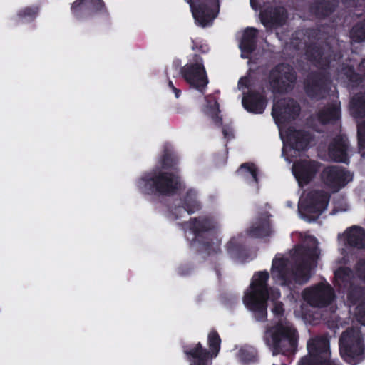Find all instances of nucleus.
I'll return each mask as SVG.
<instances>
[{"label":"nucleus","instance_id":"nucleus-10","mask_svg":"<svg viewBox=\"0 0 365 365\" xmlns=\"http://www.w3.org/2000/svg\"><path fill=\"white\" fill-rule=\"evenodd\" d=\"M339 346L341 358L348 364L356 365L357 357L364 351L360 330L354 327L347 328L340 336Z\"/></svg>","mask_w":365,"mask_h":365},{"label":"nucleus","instance_id":"nucleus-21","mask_svg":"<svg viewBox=\"0 0 365 365\" xmlns=\"http://www.w3.org/2000/svg\"><path fill=\"white\" fill-rule=\"evenodd\" d=\"M242 104L248 113L262 114L267 105V98L263 93L250 89L244 93Z\"/></svg>","mask_w":365,"mask_h":365},{"label":"nucleus","instance_id":"nucleus-40","mask_svg":"<svg viewBox=\"0 0 365 365\" xmlns=\"http://www.w3.org/2000/svg\"><path fill=\"white\" fill-rule=\"evenodd\" d=\"M356 316L359 321L365 325V302H361L356 306Z\"/></svg>","mask_w":365,"mask_h":365},{"label":"nucleus","instance_id":"nucleus-27","mask_svg":"<svg viewBox=\"0 0 365 365\" xmlns=\"http://www.w3.org/2000/svg\"><path fill=\"white\" fill-rule=\"evenodd\" d=\"M227 251L230 256L237 260L244 262L249 257V252L242 237H232L227 242Z\"/></svg>","mask_w":365,"mask_h":365},{"label":"nucleus","instance_id":"nucleus-50","mask_svg":"<svg viewBox=\"0 0 365 365\" xmlns=\"http://www.w3.org/2000/svg\"><path fill=\"white\" fill-rule=\"evenodd\" d=\"M215 106H216L217 110H219V103L217 101L215 102Z\"/></svg>","mask_w":365,"mask_h":365},{"label":"nucleus","instance_id":"nucleus-35","mask_svg":"<svg viewBox=\"0 0 365 365\" xmlns=\"http://www.w3.org/2000/svg\"><path fill=\"white\" fill-rule=\"evenodd\" d=\"M237 172L241 174H250L253 181L255 183H258L259 178H258V169L255 166V165L252 163H242L240 167L239 168Z\"/></svg>","mask_w":365,"mask_h":365},{"label":"nucleus","instance_id":"nucleus-4","mask_svg":"<svg viewBox=\"0 0 365 365\" xmlns=\"http://www.w3.org/2000/svg\"><path fill=\"white\" fill-rule=\"evenodd\" d=\"M189 228L194 234L190 244L198 253L212 256L222 252L221 241L217 237L212 220L207 217L191 218Z\"/></svg>","mask_w":365,"mask_h":365},{"label":"nucleus","instance_id":"nucleus-43","mask_svg":"<svg viewBox=\"0 0 365 365\" xmlns=\"http://www.w3.org/2000/svg\"><path fill=\"white\" fill-rule=\"evenodd\" d=\"M191 268L190 267H180L179 268V273L181 274V275H187L190 273L191 272Z\"/></svg>","mask_w":365,"mask_h":365},{"label":"nucleus","instance_id":"nucleus-14","mask_svg":"<svg viewBox=\"0 0 365 365\" xmlns=\"http://www.w3.org/2000/svg\"><path fill=\"white\" fill-rule=\"evenodd\" d=\"M192 61L181 67L180 74L191 87L202 92L209 82L203 59L200 55L195 54Z\"/></svg>","mask_w":365,"mask_h":365},{"label":"nucleus","instance_id":"nucleus-33","mask_svg":"<svg viewBox=\"0 0 365 365\" xmlns=\"http://www.w3.org/2000/svg\"><path fill=\"white\" fill-rule=\"evenodd\" d=\"M237 358L243 364L255 362L257 360V351L252 346H243L237 352Z\"/></svg>","mask_w":365,"mask_h":365},{"label":"nucleus","instance_id":"nucleus-36","mask_svg":"<svg viewBox=\"0 0 365 365\" xmlns=\"http://www.w3.org/2000/svg\"><path fill=\"white\" fill-rule=\"evenodd\" d=\"M352 270L347 267H341L334 272V277L342 282H347L351 279Z\"/></svg>","mask_w":365,"mask_h":365},{"label":"nucleus","instance_id":"nucleus-16","mask_svg":"<svg viewBox=\"0 0 365 365\" xmlns=\"http://www.w3.org/2000/svg\"><path fill=\"white\" fill-rule=\"evenodd\" d=\"M305 302L313 307H327L335 299L334 289L327 282H320L305 289L302 292Z\"/></svg>","mask_w":365,"mask_h":365},{"label":"nucleus","instance_id":"nucleus-22","mask_svg":"<svg viewBox=\"0 0 365 365\" xmlns=\"http://www.w3.org/2000/svg\"><path fill=\"white\" fill-rule=\"evenodd\" d=\"M200 209V204L197 200L195 192L189 190L182 201V205L175 206L170 209V215L172 220H178L182 217V213L187 212L188 214L195 213Z\"/></svg>","mask_w":365,"mask_h":365},{"label":"nucleus","instance_id":"nucleus-20","mask_svg":"<svg viewBox=\"0 0 365 365\" xmlns=\"http://www.w3.org/2000/svg\"><path fill=\"white\" fill-rule=\"evenodd\" d=\"M349 143L344 135H338L334 137L328 146V155L331 160L337 163H348Z\"/></svg>","mask_w":365,"mask_h":365},{"label":"nucleus","instance_id":"nucleus-24","mask_svg":"<svg viewBox=\"0 0 365 365\" xmlns=\"http://www.w3.org/2000/svg\"><path fill=\"white\" fill-rule=\"evenodd\" d=\"M338 76L346 86L351 89L357 88L364 82L361 73L356 71L354 65L347 63L340 66Z\"/></svg>","mask_w":365,"mask_h":365},{"label":"nucleus","instance_id":"nucleus-12","mask_svg":"<svg viewBox=\"0 0 365 365\" xmlns=\"http://www.w3.org/2000/svg\"><path fill=\"white\" fill-rule=\"evenodd\" d=\"M331 195L322 190H313L309 192L299 204V210L307 220L315 221L327 209Z\"/></svg>","mask_w":365,"mask_h":365},{"label":"nucleus","instance_id":"nucleus-2","mask_svg":"<svg viewBox=\"0 0 365 365\" xmlns=\"http://www.w3.org/2000/svg\"><path fill=\"white\" fill-rule=\"evenodd\" d=\"M264 338L272 355L281 354L284 358L279 364L273 365L291 364L297 351L299 340L298 331L292 323L279 321L267 329Z\"/></svg>","mask_w":365,"mask_h":365},{"label":"nucleus","instance_id":"nucleus-32","mask_svg":"<svg viewBox=\"0 0 365 365\" xmlns=\"http://www.w3.org/2000/svg\"><path fill=\"white\" fill-rule=\"evenodd\" d=\"M38 6H26L18 11L17 21L21 22H31L36 19L39 13Z\"/></svg>","mask_w":365,"mask_h":365},{"label":"nucleus","instance_id":"nucleus-3","mask_svg":"<svg viewBox=\"0 0 365 365\" xmlns=\"http://www.w3.org/2000/svg\"><path fill=\"white\" fill-rule=\"evenodd\" d=\"M269 274L267 271L255 272L248 289L245 292L243 303L258 322L267 318V302L272 289L268 284Z\"/></svg>","mask_w":365,"mask_h":365},{"label":"nucleus","instance_id":"nucleus-48","mask_svg":"<svg viewBox=\"0 0 365 365\" xmlns=\"http://www.w3.org/2000/svg\"><path fill=\"white\" fill-rule=\"evenodd\" d=\"M168 87L173 91V89L175 88L174 84L173 83L172 81L169 80L168 81Z\"/></svg>","mask_w":365,"mask_h":365},{"label":"nucleus","instance_id":"nucleus-47","mask_svg":"<svg viewBox=\"0 0 365 365\" xmlns=\"http://www.w3.org/2000/svg\"><path fill=\"white\" fill-rule=\"evenodd\" d=\"M222 133H223L225 138H227L230 135V132L225 128H224L222 129Z\"/></svg>","mask_w":365,"mask_h":365},{"label":"nucleus","instance_id":"nucleus-29","mask_svg":"<svg viewBox=\"0 0 365 365\" xmlns=\"http://www.w3.org/2000/svg\"><path fill=\"white\" fill-rule=\"evenodd\" d=\"M341 118V108L336 104H331L317 113L319 122L322 125L334 124Z\"/></svg>","mask_w":365,"mask_h":365},{"label":"nucleus","instance_id":"nucleus-42","mask_svg":"<svg viewBox=\"0 0 365 365\" xmlns=\"http://www.w3.org/2000/svg\"><path fill=\"white\" fill-rule=\"evenodd\" d=\"M359 71L361 73L363 81H365V57L362 58L357 67Z\"/></svg>","mask_w":365,"mask_h":365},{"label":"nucleus","instance_id":"nucleus-31","mask_svg":"<svg viewBox=\"0 0 365 365\" xmlns=\"http://www.w3.org/2000/svg\"><path fill=\"white\" fill-rule=\"evenodd\" d=\"M336 6L335 0H319L312 5L311 9L317 17L324 19L334 12Z\"/></svg>","mask_w":365,"mask_h":365},{"label":"nucleus","instance_id":"nucleus-28","mask_svg":"<svg viewBox=\"0 0 365 365\" xmlns=\"http://www.w3.org/2000/svg\"><path fill=\"white\" fill-rule=\"evenodd\" d=\"M347 244L357 249L365 248V229L360 226L354 225L346 230Z\"/></svg>","mask_w":365,"mask_h":365},{"label":"nucleus","instance_id":"nucleus-17","mask_svg":"<svg viewBox=\"0 0 365 365\" xmlns=\"http://www.w3.org/2000/svg\"><path fill=\"white\" fill-rule=\"evenodd\" d=\"M301 108L293 98H282L274 103L272 115L277 123H285L295 120L299 115Z\"/></svg>","mask_w":365,"mask_h":365},{"label":"nucleus","instance_id":"nucleus-25","mask_svg":"<svg viewBox=\"0 0 365 365\" xmlns=\"http://www.w3.org/2000/svg\"><path fill=\"white\" fill-rule=\"evenodd\" d=\"M258 30L253 27H247L243 32L240 43L241 58H248L257 47Z\"/></svg>","mask_w":365,"mask_h":365},{"label":"nucleus","instance_id":"nucleus-11","mask_svg":"<svg viewBox=\"0 0 365 365\" xmlns=\"http://www.w3.org/2000/svg\"><path fill=\"white\" fill-rule=\"evenodd\" d=\"M308 354L302 357L298 365H341L330 359V344L327 338L320 336L307 342Z\"/></svg>","mask_w":365,"mask_h":365},{"label":"nucleus","instance_id":"nucleus-26","mask_svg":"<svg viewBox=\"0 0 365 365\" xmlns=\"http://www.w3.org/2000/svg\"><path fill=\"white\" fill-rule=\"evenodd\" d=\"M271 224L267 215H262L247 230V234L254 238H263L271 235Z\"/></svg>","mask_w":365,"mask_h":365},{"label":"nucleus","instance_id":"nucleus-9","mask_svg":"<svg viewBox=\"0 0 365 365\" xmlns=\"http://www.w3.org/2000/svg\"><path fill=\"white\" fill-rule=\"evenodd\" d=\"M268 79L274 94H287L294 88L297 74L289 63H279L270 70Z\"/></svg>","mask_w":365,"mask_h":365},{"label":"nucleus","instance_id":"nucleus-34","mask_svg":"<svg viewBox=\"0 0 365 365\" xmlns=\"http://www.w3.org/2000/svg\"><path fill=\"white\" fill-rule=\"evenodd\" d=\"M351 40L356 43L365 41V19L355 24L350 31Z\"/></svg>","mask_w":365,"mask_h":365},{"label":"nucleus","instance_id":"nucleus-1","mask_svg":"<svg viewBox=\"0 0 365 365\" xmlns=\"http://www.w3.org/2000/svg\"><path fill=\"white\" fill-rule=\"evenodd\" d=\"M179 158L177 154L168 148H165L159 160L160 167L156 166L144 172L135 182L138 191L154 197H171L182 188V182L178 175Z\"/></svg>","mask_w":365,"mask_h":365},{"label":"nucleus","instance_id":"nucleus-6","mask_svg":"<svg viewBox=\"0 0 365 365\" xmlns=\"http://www.w3.org/2000/svg\"><path fill=\"white\" fill-rule=\"evenodd\" d=\"M72 15L78 21L89 20L93 24H110V13L103 0H76L71 6Z\"/></svg>","mask_w":365,"mask_h":365},{"label":"nucleus","instance_id":"nucleus-46","mask_svg":"<svg viewBox=\"0 0 365 365\" xmlns=\"http://www.w3.org/2000/svg\"><path fill=\"white\" fill-rule=\"evenodd\" d=\"M173 91L175 93V97L178 98L181 94V91L177 88L173 90Z\"/></svg>","mask_w":365,"mask_h":365},{"label":"nucleus","instance_id":"nucleus-49","mask_svg":"<svg viewBox=\"0 0 365 365\" xmlns=\"http://www.w3.org/2000/svg\"><path fill=\"white\" fill-rule=\"evenodd\" d=\"M250 5L254 9H257V5L254 0H250Z\"/></svg>","mask_w":365,"mask_h":365},{"label":"nucleus","instance_id":"nucleus-30","mask_svg":"<svg viewBox=\"0 0 365 365\" xmlns=\"http://www.w3.org/2000/svg\"><path fill=\"white\" fill-rule=\"evenodd\" d=\"M349 112L354 119L365 118V92H358L351 97Z\"/></svg>","mask_w":365,"mask_h":365},{"label":"nucleus","instance_id":"nucleus-18","mask_svg":"<svg viewBox=\"0 0 365 365\" xmlns=\"http://www.w3.org/2000/svg\"><path fill=\"white\" fill-rule=\"evenodd\" d=\"M322 163L314 160L300 159L292 165V173L298 182L299 186L303 187L309 184L316 177Z\"/></svg>","mask_w":365,"mask_h":365},{"label":"nucleus","instance_id":"nucleus-38","mask_svg":"<svg viewBox=\"0 0 365 365\" xmlns=\"http://www.w3.org/2000/svg\"><path fill=\"white\" fill-rule=\"evenodd\" d=\"M272 311L276 317L280 318L274 325H276L279 321H287L286 319H282L284 313V304L282 302H274ZM287 322L289 321L287 320Z\"/></svg>","mask_w":365,"mask_h":365},{"label":"nucleus","instance_id":"nucleus-7","mask_svg":"<svg viewBox=\"0 0 365 365\" xmlns=\"http://www.w3.org/2000/svg\"><path fill=\"white\" fill-rule=\"evenodd\" d=\"M221 341L218 332L212 329L207 335L209 349L203 347L200 342L185 349L190 365H211L212 359L217 357L220 351Z\"/></svg>","mask_w":365,"mask_h":365},{"label":"nucleus","instance_id":"nucleus-8","mask_svg":"<svg viewBox=\"0 0 365 365\" xmlns=\"http://www.w3.org/2000/svg\"><path fill=\"white\" fill-rule=\"evenodd\" d=\"M305 56L309 61L324 69L329 68L333 63H339L343 57L339 46L329 42L309 43L306 47Z\"/></svg>","mask_w":365,"mask_h":365},{"label":"nucleus","instance_id":"nucleus-13","mask_svg":"<svg viewBox=\"0 0 365 365\" xmlns=\"http://www.w3.org/2000/svg\"><path fill=\"white\" fill-rule=\"evenodd\" d=\"M330 83L329 73L323 71H312L304 79L303 89L309 99L320 101L327 94Z\"/></svg>","mask_w":365,"mask_h":365},{"label":"nucleus","instance_id":"nucleus-19","mask_svg":"<svg viewBox=\"0 0 365 365\" xmlns=\"http://www.w3.org/2000/svg\"><path fill=\"white\" fill-rule=\"evenodd\" d=\"M259 18L267 29H278L286 24L288 12L282 6H269L260 11Z\"/></svg>","mask_w":365,"mask_h":365},{"label":"nucleus","instance_id":"nucleus-45","mask_svg":"<svg viewBox=\"0 0 365 365\" xmlns=\"http://www.w3.org/2000/svg\"><path fill=\"white\" fill-rule=\"evenodd\" d=\"M248 82H249L248 78H247V77L241 78L239 81V84L243 83L245 87L248 88L249 87Z\"/></svg>","mask_w":365,"mask_h":365},{"label":"nucleus","instance_id":"nucleus-41","mask_svg":"<svg viewBox=\"0 0 365 365\" xmlns=\"http://www.w3.org/2000/svg\"><path fill=\"white\" fill-rule=\"evenodd\" d=\"M192 49L193 51H198L201 53H206L209 51V46L206 43H202L201 41H192Z\"/></svg>","mask_w":365,"mask_h":365},{"label":"nucleus","instance_id":"nucleus-5","mask_svg":"<svg viewBox=\"0 0 365 365\" xmlns=\"http://www.w3.org/2000/svg\"><path fill=\"white\" fill-rule=\"evenodd\" d=\"M271 275L282 287L292 289L295 284H304L311 277V264L309 259H302L294 267L288 266L286 258H274Z\"/></svg>","mask_w":365,"mask_h":365},{"label":"nucleus","instance_id":"nucleus-15","mask_svg":"<svg viewBox=\"0 0 365 365\" xmlns=\"http://www.w3.org/2000/svg\"><path fill=\"white\" fill-rule=\"evenodd\" d=\"M322 184L332 193L338 192L353 179L350 171L339 165H327L320 173Z\"/></svg>","mask_w":365,"mask_h":365},{"label":"nucleus","instance_id":"nucleus-39","mask_svg":"<svg viewBox=\"0 0 365 365\" xmlns=\"http://www.w3.org/2000/svg\"><path fill=\"white\" fill-rule=\"evenodd\" d=\"M297 252L303 257H307L309 259H312L314 255L315 250L313 248L307 247H302L297 250Z\"/></svg>","mask_w":365,"mask_h":365},{"label":"nucleus","instance_id":"nucleus-37","mask_svg":"<svg viewBox=\"0 0 365 365\" xmlns=\"http://www.w3.org/2000/svg\"><path fill=\"white\" fill-rule=\"evenodd\" d=\"M357 138L359 151L365 149V120L357 125Z\"/></svg>","mask_w":365,"mask_h":365},{"label":"nucleus","instance_id":"nucleus-44","mask_svg":"<svg viewBox=\"0 0 365 365\" xmlns=\"http://www.w3.org/2000/svg\"><path fill=\"white\" fill-rule=\"evenodd\" d=\"M214 122L217 125H221L222 124V117L219 116L218 115H216L214 117Z\"/></svg>","mask_w":365,"mask_h":365},{"label":"nucleus","instance_id":"nucleus-23","mask_svg":"<svg viewBox=\"0 0 365 365\" xmlns=\"http://www.w3.org/2000/svg\"><path fill=\"white\" fill-rule=\"evenodd\" d=\"M287 138L292 149L303 151L308 148L313 137L308 131L297 130L293 127H289L287 131Z\"/></svg>","mask_w":365,"mask_h":365}]
</instances>
